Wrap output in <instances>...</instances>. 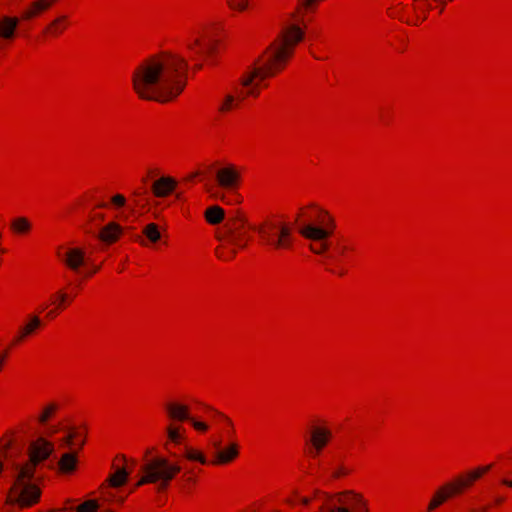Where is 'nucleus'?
<instances>
[{
  "instance_id": "obj_28",
  "label": "nucleus",
  "mask_w": 512,
  "mask_h": 512,
  "mask_svg": "<svg viewBox=\"0 0 512 512\" xmlns=\"http://www.w3.org/2000/svg\"><path fill=\"white\" fill-rule=\"evenodd\" d=\"M78 455L77 452H67L61 455L57 462V470L60 475L68 476L77 471L78 468Z\"/></svg>"
},
{
  "instance_id": "obj_18",
  "label": "nucleus",
  "mask_w": 512,
  "mask_h": 512,
  "mask_svg": "<svg viewBox=\"0 0 512 512\" xmlns=\"http://www.w3.org/2000/svg\"><path fill=\"white\" fill-rule=\"evenodd\" d=\"M326 0H296L293 12L290 14L291 20H297V23L307 25L303 22L309 16L315 15L321 4Z\"/></svg>"
},
{
  "instance_id": "obj_2",
  "label": "nucleus",
  "mask_w": 512,
  "mask_h": 512,
  "mask_svg": "<svg viewBox=\"0 0 512 512\" xmlns=\"http://www.w3.org/2000/svg\"><path fill=\"white\" fill-rule=\"evenodd\" d=\"M306 39V26L286 21L280 26L274 39L254 59L253 63L271 80L288 68L297 48Z\"/></svg>"
},
{
  "instance_id": "obj_20",
  "label": "nucleus",
  "mask_w": 512,
  "mask_h": 512,
  "mask_svg": "<svg viewBox=\"0 0 512 512\" xmlns=\"http://www.w3.org/2000/svg\"><path fill=\"white\" fill-rule=\"evenodd\" d=\"M43 322L37 315H30L27 321L21 325L17 331V334L12 340L13 345H20L26 342L29 338L33 337L41 330Z\"/></svg>"
},
{
  "instance_id": "obj_21",
  "label": "nucleus",
  "mask_w": 512,
  "mask_h": 512,
  "mask_svg": "<svg viewBox=\"0 0 512 512\" xmlns=\"http://www.w3.org/2000/svg\"><path fill=\"white\" fill-rule=\"evenodd\" d=\"M220 42L207 35H199L188 44V49L199 55L213 56L217 53Z\"/></svg>"
},
{
  "instance_id": "obj_31",
  "label": "nucleus",
  "mask_w": 512,
  "mask_h": 512,
  "mask_svg": "<svg viewBox=\"0 0 512 512\" xmlns=\"http://www.w3.org/2000/svg\"><path fill=\"white\" fill-rule=\"evenodd\" d=\"M69 26L67 16H60L50 22L43 30V35L48 39H55L62 35Z\"/></svg>"
},
{
  "instance_id": "obj_24",
  "label": "nucleus",
  "mask_w": 512,
  "mask_h": 512,
  "mask_svg": "<svg viewBox=\"0 0 512 512\" xmlns=\"http://www.w3.org/2000/svg\"><path fill=\"white\" fill-rule=\"evenodd\" d=\"M126 462V457L124 455H117L113 459L112 466L116 468L115 472L111 474L106 482L112 488H119L124 486L128 481L129 473L127 472L124 463Z\"/></svg>"
},
{
  "instance_id": "obj_13",
  "label": "nucleus",
  "mask_w": 512,
  "mask_h": 512,
  "mask_svg": "<svg viewBox=\"0 0 512 512\" xmlns=\"http://www.w3.org/2000/svg\"><path fill=\"white\" fill-rule=\"evenodd\" d=\"M76 296L77 293L71 285H67L57 290L50 297L52 309L47 312L46 317L49 319L57 317L73 303Z\"/></svg>"
},
{
  "instance_id": "obj_26",
  "label": "nucleus",
  "mask_w": 512,
  "mask_h": 512,
  "mask_svg": "<svg viewBox=\"0 0 512 512\" xmlns=\"http://www.w3.org/2000/svg\"><path fill=\"white\" fill-rule=\"evenodd\" d=\"M58 1L59 0H35L23 10L21 19L31 20L37 18L51 9Z\"/></svg>"
},
{
  "instance_id": "obj_40",
  "label": "nucleus",
  "mask_w": 512,
  "mask_h": 512,
  "mask_svg": "<svg viewBox=\"0 0 512 512\" xmlns=\"http://www.w3.org/2000/svg\"><path fill=\"white\" fill-rule=\"evenodd\" d=\"M387 13L391 18H397L405 22L407 16H409L410 10L406 9L402 3H397L388 8Z\"/></svg>"
},
{
  "instance_id": "obj_11",
  "label": "nucleus",
  "mask_w": 512,
  "mask_h": 512,
  "mask_svg": "<svg viewBox=\"0 0 512 512\" xmlns=\"http://www.w3.org/2000/svg\"><path fill=\"white\" fill-rule=\"evenodd\" d=\"M225 238L240 249L247 247L250 241L251 225L243 213L237 212L227 220Z\"/></svg>"
},
{
  "instance_id": "obj_56",
  "label": "nucleus",
  "mask_w": 512,
  "mask_h": 512,
  "mask_svg": "<svg viewBox=\"0 0 512 512\" xmlns=\"http://www.w3.org/2000/svg\"><path fill=\"white\" fill-rule=\"evenodd\" d=\"M472 512H476V511L474 510V511H472Z\"/></svg>"
},
{
  "instance_id": "obj_14",
  "label": "nucleus",
  "mask_w": 512,
  "mask_h": 512,
  "mask_svg": "<svg viewBox=\"0 0 512 512\" xmlns=\"http://www.w3.org/2000/svg\"><path fill=\"white\" fill-rule=\"evenodd\" d=\"M163 410L168 422L183 424L192 420L191 407L177 399H172L164 403Z\"/></svg>"
},
{
  "instance_id": "obj_29",
  "label": "nucleus",
  "mask_w": 512,
  "mask_h": 512,
  "mask_svg": "<svg viewBox=\"0 0 512 512\" xmlns=\"http://www.w3.org/2000/svg\"><path fill=\"white\" fill-rule=\"evenodd\" d=\"M429 7L427 0H415L412 7L409 8L410 13L405 22L413 25L423 22L427 17Z\"/></svg>"
},
{
  "instance_id": "obj_32",
  "label": "nucleus",
  "mask_w": 512,
  "mask_h": 512,
  "mask_svg": "<svg viewBox=\"0 0 512 512\" xmlns=\"http://www.w3.org/2000/svg\"><path fill=\"white\" fill-rule=\"evenodd\" d=\"M10 231L16 236H28L32 231V223L27 217H16L10 222Z\"/></svg>"
},
{
  "instance_id": "obj_9",
  "label": "nucleus",
  "mask_w": 512,
  "mask_h": 512,
  "mask_svg": "<svg viewBox=\"0 0 512 512\" xmlns=\"http://www.w3.org/2000/svg\"><path fill=\"white\" fill-rule=\"evenodd\" d=\"M319 512H369V509L360 494L349 491L328 498Z\"/></svg>"
},
{
  "instance_id": "obj_44",
  "label": "nucleus",
  "mask_w": 512,
  "mask_h": 512,
  "mask_svg": "<svg viewBox=\"0 0 512 512\" xmlns=\"http://www.w3.org/2000/svg\"><path fill=\"white\" fill-rule=\"evenodd\" d=\"M127 203V199L123 194H115L110 198L109 204H102L101 207L109 208L113 207L115 209L123 208Z\"/></svg>"
},
{
  "instance_id": "obj_19",
  "label": "nucleus",
  "mask_w": 512,
  "mask_h": 512,
  "mask_svg": "<svg viewBox=\"0 0 512 512\" xmlns=\"http://www.w3.org/2000/svg\"><path fill=\"white\" fill-rule=\"evenodd\" d=\"M245 101L243 97H240V93L234 88L233 91L224 93L218 100L216 111L221 117L228 116L238 110Z\"/></svg>"
},
{
  "instance_id": "obj_3",
  "label": "nucleus",
  "mask_w": 512,
  "mask_h": 512,
  "mask_svg": "<svg viewBox=\"0 0 512 512\" xmlns=\"http://www.w3.org/2000/svg\"><path fill=\"white\" fill-rule=\"evenodd\" d=\"M491 465L477 467L459 474L448 482L439 486L432 494L426 511L434 512L451 499L461 496L469 490L476 481L489 472Z\"/></svg>"
},
{
  "instance_id": "obj_53",
  "label": "nucleus",
  "mask_w": 512,
  "mask_h": 512,
  "mask_svg": "<svg viewBox=\"0 0 512 512\" xmlns=\"http://www.w3.org/2000/svg\"><path fill=\"white\" fill-rule=\"evenodd\" d=\"M4 471V464L2 461H0V475L3 473Z\"/></svg>"
},
{
  "instance_id": "obj_4",
  "label": "nucleus",
  "mask_w": 512,
  "mask_h": 512,
  "mask_svg": "<svg viewBox=\"0 0 512 512\" xmlns=\"http://www.w3.org/2000/svg\"><path fill=\"white\" fill-rule=\"evenodd\" d=\"M182 467L178 461H173L164 455L147 457L140 468L141 477L136 487L145 484H157L159 490H165L180 474Z\"/></svg>"
},
{
  "instance_id": "obj_46",
  "label": "nucleus",
  "mask_w": 512,
  "mask_h": 512,
  "mask_svg": "<svg viewBox=\"0 0 512 512\" xmlns=\"http://www.w3.org/2000/svg\"><path fill=\"white\" fill-rule=\"evenodd\" d=\"M352 473V468L347 465L341 464L332 471L333 479H342L349 476Z\"/></svg>"
},
{
  "instance_id": "obj_43",
  "label": "nucleus",
  "mask_w": 512,
  "mask_h": 512,
  "mask_svg": "<svg viewBox=\"0 0 512 512\" xmlns=\"http://www.w3.org/2000/svg\"><path fill=\"white\" fill-rule=\"evenodd\" d=\"M184 457L189 461H197L202 465L207 464L205 455L198 449L188 447L185 449Z\"/></svg>"
},
{
  "instance_id": "obj_8",
  "label": "nucleus",
  "mask_w": 512,
  "mask_h": 512,
  "mask_svg": "<svg viewBox=\"0 0 512 512\" xmlns=\"http://www.w3.org/2000/svg\"><path fill=\"white\" fill-rule=\"evenodd\" d=\"M270 79L252 62L240 75L235 87L240 97L257 99L268 88Z\"/></svg>"
},
{
  "instance_id": "obj_36",
  "label": "nucleus",
  "mask_w": 512,
  "mask_h": 512,
  "mask_svg": "<svg viewBox=\"0 0 512 512\" xmlns=\"http://www.w3.org/2000/svg\"><path fill=\"white\" fill-rule=\"evenodd\" d=\"M283 221H266L259 227L260 237L266 242L267 245L270 244L271 239H273L278 231V226L282 225Z\"/></svg>"
},
{
  "instance_id": "obj_22",
  "label": "nucleus",
  "mask_w": 512,
  "mask_h": 512,
  "mask_svg": "<svg viewBox=\"0 0 512 512\" xmlns=\"http://www.w3.org/2000/svg\"><path fill=\"white\" fill-rule=\"evenodd\" d=\"M18 24L17 17L3 16L0 18V50L14 41Z\"/></svg>"
},
{
  "instance_id": "obj_42",
  "label": "nucleus",
  "mask_w": 512,
  "mask_h": 512,
  "mask_svg": "<svg viewBox=\"0 0 512 512\" xmlns=\"http://www.w3.org/2000/svg\"><path fill=\"white\" fill-rule=\"evenodd\" d=\"M331 238H324L322 240H311L310 250L318 255L326 253L330 249L329 240Z\"/></svg>"
},
{
  "instance_id": "obj_27",
  "label": "nucleus",
  "mask_w": 512,
  "mask_h": 512,
  "mask_svg": "<svg viewBox=\"0 0 512 512\" xmlns=\"http://www.w3.org/2000/svg\"><path fill=\"white\" fill-rule=\"evenodd\" d=\"M166 441L164 448L169 449L170 445H181L186 439V430L182 424L168 422L165 427Z\"/></svg>"
},
{
  "instance_id": "obj_33",
  "label": "nucleus",
  "mask_w": 512,
  "mask_h": 512,
  "mask_svg": "<svg viewBox=\"0 0 512 512\" xmlns=\"http://www.w3.org/2000/svg\"><path fill=\"white\" fill-rule=\"evenodd\" d=\"M239 250L241 249L224 237L222 243L216 248L215 254L222 261H231L236 257Z\"/></svg>"
},
{
  "instance_id": "obj_39",
  "label": "nucleus",
  "mask_w": 512,
  "mask_h": 512,
  "mask_svg": "<svg viewBox=\"0 0 512 512\" xmlns=\"http://www.w3.org/2000/svg\"><path fill=\"white\" fill-rule=\"evenodd\" d=\"M142 234L150 241L152 244H156L161 239V232L159 230V226L156 223H148L142 229Z\"/></svg>"
},
{
  "instance_id": "obj_15",
  "label": "nucleus",
  "mask_w": 512,
  "mask_h": 512,
  "mask_svg": "<svg viewBox=\"0 0 512 512\" xmlns=\"http://www.w3.org/2000/svg\"><path fill=\"white\" fill-rule=\"evenodd\" d=\"M215 451L209 462L213 466H225L233 463L240 454V446L237 442H230L225 446H221L219 442L213 444Z\"/></svg>"
},
{
  "instance_id": "obj_35",
  "label": "nucleus",
  "mask_w": 512,
  "mask_h": 512,
  "mask_svg": "<svg viewBox=\"0 0 512 512\" xmlns=\"http://www.w3.org/2000/svg\"><path fill=\"white\" fill-rule=\"evenodd\" d=\"M60 409V405L56 402L47 403L40 411L37 417V423L41 426L46 425L48 422L53 420L58 411Z\"/></svg>"
},
{
  "instance_id": "obj_10",
  "label": "nucleus",
  "mask_w": 512,
  "mask_h": 512,
  "mask_svg": "<svg viewBox=\"0 0 512 512\" xmlns=\"http://www.w3.org/2000/svg\"><path fill=\"white\" fill-rule=\"evenodd\" d=\"M54 452V444L44 437L30 442L27 448L28 459L16 467L36 473L37 467L46 461Z\"/></svg>"
},
{
  "instance_id": "obj_37",
  "label": "nucleus",
  "mask_w": 512,
  "mask_h": 512,
  "mask_svg": "<svg viewBox=\"0 0 512 512\" xmlns=\"http://www.w3.org/2000/svg\"><path fill=\"white\" fill-rule=\"evenodd\" d=\"M205 220L211 225H217L224 220L225 212L218 205L211 206L204 213Z\"/></svg>"
},
{
  "instance_id": "obj_50",
  "label": "nucleus",
  "mask_w": 512,
  "mask_h": 512,
  "mask_svg": "<svg viewBox=\"0 0 512 512\" xmlns=\"http://www.w3.org/2000/svg\"><path fill=\"white\" fill-rule=\"evenodd\" d=\"M501 484L506 486V487L512 488V479L511 480H509V479H502L501 480Z\"/></svg>"
},
{
  "instance_id": "obj_45",
  "label": "nucleus",
  "mask_w": 512,
  "mask_h": 512,
  "mask_svg": "<svg viewBox=\"0 0 512 512\" xmlns=\"http://www.w3.org/2000/svg\"><path fill=\"white\" fill-rule=\"evenodd\" d=\"M99 503L95 499H89L76 507V512H98Z\"/></svg>"
},
{
  "instance_id": "obj_7",
  "label": "nucleus",
  "mask_w": 512,
  "mask_h": 512,
  "mask_svg": "<svg viewBox=\"0 0 512 512\" xmlns=\"http://www.w3.org/2000/svg\"><path fill=\"white\" fill-rule=\"evenodd\" d=\"M334 433L332 425L325 419L310 421L304 436V452L311 459L321 457L332 444Z\"/></svg>"
},
{
  "instance_id": "obj_49",
  "label": "nucleus",
  "mask_w": 512,
  "mask_h": 512,
  "mask_svg": "<svg viewBox=\"0 0 512 512\" xmlns=\"http://www.w3.org/2000/svg\"><path fill=\"white\" fill-rule=\"evenodd\" d=\"M5 361H6V356L5 355H0V373L4 369Z\"/></svg>"
},
{
  "instance_id": "obj_25",
  "label": "nucleus",
  "mask_w": 512,
  "mask_h": 512,
  "mask_svg": "<svg viewBox=\"0 0 512 512\" xmlns=\"http://www.w3.org/2000/svg\"><path fill=\"white\" fill-rule=\"evenodd\" d=\"M58 1L59 0H35L23 10L21 19L31 20L37 18L51 9Z\"/></svg>"
},
{
  "instance_id": "obj_41",
  "label": "nucleus",
  "mask_w": 512,
  "mask_h": 512,
  "mask_svg": "<svg viewBox=\"0 0 512 512\" xmlns=\"http://www.w3.org/2000/svg\"><path fill=\"white\" fill-rule=\"evenodd\" d=\"M14 443V434L12 432L5 433L0 438V456L6 457L8 451L11 449Z\"/></svg>"
},
{
  "instance_id": "obj_55",
  "label": "nucleus",
  "mask_w": 512,
  "mask_h": 512,
  "mask_svg": "<svg viewBox=\"0 0 512 512\" xmlns=\"http://www.w3.org/2000/svg\"><path fill=\"white\" fill-rule=\"evenodd\" d=\"M54 433H55V431H51V432H49V433H48V435H50V436H51V435H53Z\"/></svg>"
},
{
  "instance_id": "obj_16",
  "label": "nucleus",
  "mask_w": 512,
  "mask_h": 512,
  "mask_svg": "<svg viewBox=\"0 0 512 512\" xmlns=\"http://www.w3.org/2000/svg\"><path fill=\"white\" fill-rule=\"evenodd\" d=\"M60 260L68 270L79 273L86 264V251L83 247L68 246L60 255Z\"/></svg>"
},
{
  "instance_id": "obj_51",
  "label": "nucleus",
  "mask_w": 512,
  "mask_h": 512,
  "mask_svg": "<svg viewBox=\"0 0 512 512\" xmlns=\"http://www.w3.org/2000/svg\"><path fill=\"white\" fill-rule=\"evenodd\" d=\"M158 172H159V170H158V169H152V170H149V171H148V174H149V175H157V174H158Z\"/></svg>"
},
{
  "instance_id": "obj_6",
  "label": "nucleus",
  "mask_w": 512,
  "mask_h": 512,
  "mask_svg": "<svg viewBox=\"0 0 512 512\" xmlns=\"http://www.w3.org/2000/svg\"><path fill=\"white\" fill-rule=\"evenodd\" d=\"M36 473L15 467V476L7 494L6 502L19 509H28L41 502L42 489L33 483Z\"/></svg>"
},
{
  "instance_id": "obj_1",
  "label": "nucleus",
  "mask_w": 512,
  "mask_h": 512,
  "mask_svg": "<svg viewBox=\"0 0 512 512\" xmlns=\"http://www.w3.org/2000/svg\"><path fill=\"white\" fill-rule=\"evenodd\" d=\"M188 64L180 55L163 52L141 61L133 70L131 84L141 100L174 101L187 83Z\"/></svg>"
},
{
  "instance_id": "obj_30",
  "label": "nucleus",
  "mask_w": 512,
  "mask_h": 512,
  "mask_svg": "<svg viewBox=\"0 0 512 512\" xmlns=\"http://www.w3.org/2000/svg\"><path fill=\"white\" fill-rule=\"evenodd\" d=\"M123 234V228L117 222H109L106 224L98 234V238L101 242L111 245L116 243Z\"/></svg>"
},
{
  "instance_id": "obj_47",
  "label": "nucleus",
  "mask_w": 512,
  "mask_h": 512,
  "mask_svg": "<svg viewBox=\"0 0 512 512\" xmlns=\"http://www.w3.org/2000/svg\"><path fill=\"white\" fill-rule=\"evenodd\" d=\"M189 423H191V425L193 426V428L196 431H199L202 433H205L209 428V426L205 422L195 420L193 416H192V420H189Z\"/></svg>"
},
{
  "instance_id": "obj_34",
  "label": "nucleus",
  "mask_w": 512,
  "mask_h": 512,
  "mask_svg": "<svg viewBox=\"0 0 512 512\" xmlns=\"http://www.w3.org/2000/svg\"><path fill=\"white\" fill-rule=\"evenodd\" d=\"M86 437L87 431L85 428H73L63 439V442L69 447L78 446L80 450L85 445Z\"/></svg>"
},
{
  "instance_id": "obj_54",
  "label": "nucleus",
  "mask_w": 512,
  "mask_h": 512,
  "mask_svg": "<svg viewBox=\"0 0 512 512\" xmlns=\"http://www.w3.org/2000/svg\"><path fill=\"white\" fill-rule=\"evenodd\" d=\"M348 250H349V248H348V247H344V248L342 249V254H345L346 252H348Z\"/></svg>"
},
{
  "instance_id": "obj_38",
  "label": "nucleus",
  "mask_w": 512,
  "mask_h": 512,
  "mask_svg": "<svg viewBox=\"0 0 512 512\" xmlns=\"http://www.w3.org/2000/svg\"><path fill=\"white\" fill-rule=\"evenodd\" d=\"M227 9L235 14H244L251 8L250 0H225Z\"/></svg>"
},
{
  "instance_id": "obj_17",
  "label": "nucleus",
  "mask_w": 512,
  "mask_h": 512,
  "mask_svg": "<svg viewBox=\"0 0 512 512\" xmlns=\"http://www.w3.org/2000/svg\"><path fill=\"white\" fill-rule=\"evenodd\" d=\"M178 185L179 182L175 177L171 175H162L152 182L150 191L155 198L165 199L175 193Z\"/></svg>"
},
{
  "instance_id": "obj_12",
  "label": "nucleus",
  "mask_w": 512,
  "mask_h": 512,
  "mask_svg": "<svg viewBox=\"0 0 512 512\" xmlns=\"http://www.w3.org/2000/svg\"><path fill=\"white\" fill-rule=\"evenodd\" d=\"M243 169L233 163H227L219 167L215 172V181L223 190L235 191L242 183Z\"/></svg>"
},
{
  "instance_id": "obj_23",
  "label": "nucleus",
  "mask_w": 512,
  "mask_h": 512,
  "mask_svg": "<svg viewBox=\"0 0 512 512\" xmlns=\"http://www.w3.org/2000/svg\"><path fill=\"white\" fill-rule=\"evenodd\" d=\"M270 247L277 251H288L293 248V235L291 227L285 222L278 226V231L271 239Z\"/></svg>"
},
{
  "instance_id": "obj_52",
  "label": "nucleus",
  "mask_w": 512,
  "mask_h": 512,
  "mask_svg": "<svg viewBox=\"0 0 512 512\" xmlns=\"http://www.w3.org/2000/svg\"><path fill=\"white\" fill-rule=\"evenodd\" d=\"M504 500H505L504 498H497V499L495 500V504H496V505H501V504L504 502Z\"/></svg>"
},
{
  "instance_id": "obj_48",
  "label": "nucleus",
  "mask_w": 512,
  "mask_h": 512,
  "mask_svg": "<svg viewBox=\"0 0 512 512\" xmlns=\"http://www.w3.org/2000/svg\"><path fill=\"white\" fill-rule=\"evenodd\" d=\"M310 502H311V499H310L309 497H301V498L299 499V503H300V504H302V505H304V506L309 505V504H310Z\"/></svg>"
},
{
  "instance_id": "obj_5",
  "label": "nucleus",
  "mask_w": 512,
  "mask_h": 512,
  "mask_svg": "<svg viewBox=\"0 0 512 512\" xmlns=\"http://www.w3.org/2000/svg\"><path fill=\"white\" fill-rule=\"evenodd\" d=\"M299 233L307 240L332 238L336 230L334 217L317 205L302 208L298 215Z\"/></svg>"
}]
</instances>
